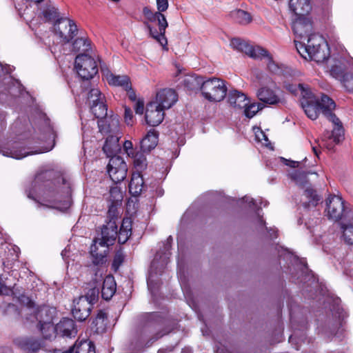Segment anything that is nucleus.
Returning a JSON list of instances; mask_svg holds the SVG:
<instances>
[{
    "instance_id": "f257e3e1",
    "label": "nucleus",
    "mask_w": 353,
    "mask_h": 353,
    "mask_svg": "<svg viewBox=\"0 0 353 353\" xmlns=\"http://www.w3.org/2000/svg\"><path fill=\"white\" fill-rule=\"evenodd\" d=\"M21 301L26 304V310L30 312H34V319L39 321L40 330L43 336L46 339H51L57 335L65 337H72L77 334V329L74 321L69 318H63L55 326L51 323L50 318L45 320L43 315L46 314L48 308L42 307L39 309H34V303L28 296H22Z\"/></svg>"
},
{
    "instance_id": "f03ea898",
    "label": "nucleus",
    "mask_w": 353,
    "mask_h": 353,
    "mask_svg": "<svg viewBox=\"0 0 353 353\" xmlns=\"http://www.w3.org/2000/svg\"><path fill=\"white\" fill-rule=\"evenodd\" d=\"M296 48L305 59L323 63L330 56V49L323 37L318 34H310L307 43L294 40Z\"/></svg>"
},
{
    "instance_id": "7ed1b4c3",
    "label": "nucleus",
    "mask_w": 353,
    "mask_h": 353,
    "mask_svg": "<svg viewBox=\"0 0 353 353\" xmlns=\"http://www.w3.org/2000/svg\"><path fill=\"white\" fill-rule=\"evenodd\" d=\"M316 104L323 114L334 125V128L332 132H325L323 137L322 141L324 142L323 145L330 150L333 148L332 142L337 144L340 143L344 137V131L340 120L332 113L336 105L334 101L328 96L322 94L321 99H315Z\"/></svg>"
},
{
    "instance_id": "20e7f679",
    "label": "nucleus",
    "mask_w": 353,
    "mask_h": 353,
    "mask_svg": "<svg viewBox=\"0 0 353 353\" xmlns=\"http://www.w3.org/2000/svg\"><path fill=\"white\" fill-rule=\"evenodd\" d=\"M101 238L95 239L90 246V254L94 264L102 263L108 252V246L112 245L117 236V226L110 221L101 229Z\"/></svg>"
},
{
    "instance_id": "39448f33",
    "label": "nucleus",
    "mask_w": 353,
    "mask_h": 353,
    "mask_svg": "<svg viewBox=\"0 0 353 353\" xmlns=\"http://www.w3.org/2000/svg\"><path fill=\"white\" fill-rule=\"evenodd\" d=\"M325 215L328 219L346 224L347 220H353V209L346 206L344 201L336 195L330 196L325 201Z\"/></svg>"
},
{
    "instance_id": "423d86ee",
    "label": "nucleus",
    "mask_w": 353,
    "mask_h": 353,
    "mask_svg": "<svg viewBox=\"0 0 353 353\" xmlns=\"http://www.w3.org/2000/svg\"><path fill=\"white\" fill-rule=\"evenodd\" d=\"M143 14L149 21L157 22L159 26V32H157L149 24H147L150 36L156 39L162 46H165L167 44V39L165 37V32L168 23L165 15L160 12H152L148 8L143 9Z\"/></svg>"
},
{
    "instance_id": "0eeeda50",
    "label": "nucleus",
    "mask_w": 353,
    "mask_h": 353,
    "mask_svg": "<svg viewBox=\"0 0 353 353\" xmlns=\"http://www.w3.org/2000/svg\"><path fill=\"white\" fill-rule=\"evenodd\" d=\"M227 93L225 82L219 78L205 80L201 94L210 102H220L224 99Z\"/></svg>"
},
{
    "instance_id": "6e6552de",
    "label": "nucleus",
    "mask_w": 353,
    "mask_h": 353,
    "mask_svg": "<svg viewBox=\"0 0 353 353\" xmlns=\"http://www.w3.org/2000/svg\"><path fill=\"white\" fill-rule=\"evenodd\" d=\"M310 173L311 172H310L305 173L296 171L294 174H292V178L296 181V183L300 185H303V188H305L301 196V202L303 206L306 209L316 207L321 199V197L316 193L314 190L312 188L310 185L303 184V182L306 183V181L304 180L302 181V178L305 179L306 174Z\"/></svg>"
},
{
    "instance_id": "1a4fd4ad",
    "label": "nucleus",
    "mask_w": 353,
    "mask_h": 353,
    "mask_svg": "<svg viewBox=\"0 0 353 353\" xmlns=\"http://www.w3.org/2000/svg\"><path fill=\"white\" fill-rule=\"evenodd\" d=\"M97 296L94 290L90 297L82 296L74 300L72 313L73 316L79 321H83L88 318L92 309V305Z\"/></svg>"
},
{
    "instance_id": "9d476101",
    "label": "nucleus",
    "mask_w": 353,
    "mask_h": 353,
    "mask_svg": "<svg viewBox=\"0 0 353 353\" xmlns=\"http://www.w3.org/2000/svg\"><path fill=\"white\" fill-rule=\"evenodd\" d=\"M75 68L78 74L84 79L92 78L98 72L96 61L91 57L85 54L77 56Z\"/></svg>"
},
{
    "instance_id": "9b49d317",
    "label": "nucleus",
    "mask_w": 353,
    "mask_h": 353,
    "mask_svg": "<svg viewBox=\"0 0 353 353\" xmlns=\"http://www.w3.org/2000/svg\"><path fill=\"white\" fill-rule=\"evenodd\" d=\"M107 168L110 179L115 183L123 181L127 176V165L123 158L119 156L111 157Z\"/></svg>"
},
{
    "instance_id": "f8f14e48",
    "label": "nucleus",
    "mask_w": 353,
    "mask_h": 353,
    "mask_svg": "<svg viewBox=\"0 0 353 353\" xmlns=\"http://www.w3.org/2000/svg\"><path fill=\"white\" fill-rule=\"evenodd\" d=\"M55 34L59 37L63 43H68L76 35L77 28L74 21L61 19L54 25Z\"/></svg>"
},
{
    "instance_id": "ddd939ff",
    "label": "nucleus",
    "mask_w": 353,
    "mask_h": 353,
    "mask_svg": "<svg viewBox=\"0 0 353 353\" xmlns=\"http://www.w3.org/2000/svg\"><path fill=\"white\" fill-rule=\"evenodd\" d=\"M230 46L234 50L244 52L245 54L254 59H259L260 54H265V50L261 47H253L247 41L239 39L233 38L230 41Z\"/></svg>"
},
{
    "instance_id": "4468645a",
    "label": "nucleus",
    "mask_w": 353,
    "mask_h": 353,
    "mask_svg": "<svg viewBox=\"0 0 353 353\" xmlns=\"http://www.w3.org/2000/svg\"><path fill=\"white\" fill-rule=\"evenodd\" d=\"M292 29L298 39L305 40V36L309 37L312 30L311 20L305 16H299L292 23Z\"/></svg>"
},
{
    "instance_id": "2eb2a0df",
    "label": "nucleus",
    "mask_w": 353,
    "mask_h": 353,
    "mask_svg": "<svg viewBox=\"0 0 353 353\" xmlns=\"http://www.w3.org/2000/svg\"><path fill=\"white\" fill-rule=\"evenodd\" d=\"M177 94L171 88H165L159 91L157 94L156 103L163 110L170 108L177 101Z\"/></svg>"
},
{
    "instance_id": "dca6fc26",
    "label": "nucleus",
    "mask_w": 353,
    "mask_h": 353,
    "mask_svg": "<svg viewBox=\"0 0 353 353\" xmlns=\"http://www.w3.org/2000/svg\"><path fill=\"white\" fill-rule=\"evenodd\" d=\"M164 110L156 103L148 104L145 112V120L148 125L157 126L159 125L164 118Z\"/></svg>"
},
{
    "instance_id": "f3484780",
    "label": "nucleus",
    "mask_w": 353,
    "mask_h": 353,
    "mask_svg": "<svg viewBox=\"0 0 353 353\" xmlns=\"http://www.w3.org/2000/svg\"><path fill=\"white\" fill-rule=\"evenodd\" d=\"M102 74L109 85L120 86L125 90L131 89L130 78L127 75H116L108 70H102Z\"/></svg>"
},
{
    "instance_id": "a211bd4d",
    "label": "nucleus",
    "mask_w": 353,
    "mask_h": 353,
    "mask_svg": "<svg viewBox=\"0 0 353 353\" xmlns=\"http://www.w3.org/2000/svg\"><path fill=\"white\" fill-rule=\"evenodd\" d=\"M99 131L104 134H117L119 128V120L117 115L105 117L98 121Z\"/></svg>"
},
{
    "instance_id": "6ab92c4d",
    "label": "nucleus",
    "mask_w": 353,
    "mask_h": 353,
    "mask_svg": "<svg viewBox=\"0 0 353 353\" xmlns=\"http://www.w3.org/2000/svg\"><path fill=\"white\" fill-rule=\"evenodd\" d=\"M246 95L236 90H230L228 94V102L236 110H243L248 104Z\"/></svg>"
},
{
    "instance_id": "aec40b11",
    "label": "nucleus",
    "mask_w": 353,
    "mask_h": 353,
    "mask_svg": "<svg viewBox=\"0 0 353 353\" xmlns=\"http://www.w3.org/2000/svg\"><path fill=\"white\" fill-rule=\"evenodd\" d=\"M257 97L263 103L275 105L281 102L276 90L270 87L262 86L257 92Z\"/></svg>"
},
{
    "instance_id": "412c9836",
    "label": "nucleus",
    "mask_w": 353,
    "mask_h": 353,
    "mask_svg": "<svg viewBox=\"0 0 353 353\" xmlns=\"http://www.w3.org/2000/svg\"><path fill=\"white\" fill-rule=\"evenodd\" d=\"M159 134L154 130H150L141 141V149L143 152H150L158 144Z\"/></svg>"
},
{
    "instance_id": "4be33fe9",
    "label": "nucleus",
    "mask_w": 353,
    "mask_h": 353,
    "mask_svg": "<svg viewBox=\"0 0 353 353\" xmlns=\"http://www.w3.org/2000/svg\"><path fill=\"white\" fill-rule=\"evenodd\" d=\"M289 6L297 16H305L312 9L309 0H290Z\"/></svg>"
},
{
    "instance_id": "5701e85b",
    "label": "nucleus",
    "mask_w": 353,
    "mask_h": 353,
    "mask_svg": "<svg viewBox=\"0 0 353 353\" xmlns=\"http://www.w3.org/2000/svg\"><path fill=\"white\" fill-rule=\"evenodd\" d=\"M119 140V137L117 134H110L106 138L103 150L108 157L114 156V154L120 150Z\"/></svg>"
},
{
    "instance_id": "b1692460",
    "label": "nucleus",
    "mask_w": 353,
    "mask_h": 353,
    "mask_svg": "<svg viewBox=\"0 0 353 353\" xmlns=\"http://www.w3.org/2000/svg\"><path fill=\"white\" fill-rule=\"evenodd\" d=\"M16 343L22 350L28 352L34 353L41 348L39 341L32 338H20L16 340Z\"/></svg>"
},
{
    "instance_id": "393cba45",
    "label": "nucleus",
    "mask_w": 353,
    "mask_h": 353,
    "mask_svg": "<svg viewBox=\"0 0 353 353\" xmlns=\"http://www.w3.org/2000/svg\"><path fill=\"white\" fill-rule=\"evenodd\" d=\"M117 289L116 282L112 276H107L103 281L101 289L102 297L105 300L110 299L114 294Z\"/></svg>"
},
{
    "instance_id": "a878e982",
    "label": "nucleus",
    "mask_w": 353,
    "mask_h": 353,
    "mask_svg": "<svg viewBox=\"0 0 353 353\" xmlns=\"http://www.w3.org/2000/svg\"><path fill=\"white\" fill-rule=\"evenodd\" d=\"M132 223L131 219L125 218L122 221V224L119 233L117 232L118 241L121 244L125 243L132 234Z\"/></svg>"
},
{
    "instance_id": "bb28decb",
    "label": "nucleus",
    "mask_w": 353,
    "mask_h": 353,
    "mask_svg": "<svg viewBox=\"0 0 353 353\" xmlns=\"http://www.w3.org/2000/svg\"><path fill=\"white\" fill-rule=\"evenodd\" d=\"M143 185V179L140 173H134L129 184L130 192L133 196H138L141 193Z\"/></svg>"
},
{
    "instance_id": "cd10ccee",
    "label": "nucleus",
    "mask_w": 353,
    "mask_h": 353,
    "mask_svg": "<svg viewBox=\"0 0 353 353\" xmlns=\"http://www.w3.org/2000/svg\"><path fill=\"white\" fill-rule=\"evenodd\" d=\"M205 80L201 77L190 74L185 77L183 83L185 88L192 91L201 90L202 91L203 84Z\"/></svg>"
},
{
    "instance_id": "c85d7f7f",
    "label": "nucleus",
    "mask_w": 353,
    "mask_h": 353,
    "mask_svg": "<svg viewBox=\"0 0 353 353\" xmlns=\"http://www.w3.org/2000/svg\"><path fill=\"white\" fill-rule=\"evenodd\" d=\"M305 101L302 102L303 108L306 114V115L311 119L312 120H315L318 117V112L320 110L318 105L316 101L311 99V95H310V98H305Z\"/></svg>"
},
{
    "instance_id": "c756f323",
    "label": "nucleus",
    "mask_w": 353,
    "mask_h": 353,
    "mask_svg": "<svg viewBox=\"0 0 353 353\" xmlns=\"http://www.w3.org/2000/svg\"><path fill=\"white\" fill-rule=\"evenodd\" d=\"M70 349L72 350V353H95L93 343L85 340L77 341Z\"/></svg>"
},
{
    "instance_id": "7c9ffc66",
    "label": "nucleus",
    "mask_w": 353,
    "mask_h": 353,
    "mask_svg": "<svg viewBox=\"0 0 353 353\" xmlns=\"http://www.w3.org/2000/svg\"><path fill=\"white\" fill-rule=\"evenodd\" d=\"M285 88L294 94L300 93L303 98H310L312 92L309 90L308 87L304 86L303 84L299 83L298 85L285 83Z\"/></svg>"
},
{
    "instance_id": "2f4dec72",
    "label": "nucleus",
    "mask_w": 353,
    "mask_h": 353,
    "mask_svg": "<svg viewBox=\"0 0 353 353\" xmlns=\"http://www.w3.org/2000/svg\"><path fill=\"white\" fill-rule=\"evenodd\" d=\"M105 101H100L95 103L91 104L90 109L93 114L99 119H103L108 114L107 105L104 103Z\"/></svg>"
},
{
    "instance_id": "473e14b6",
    "label": "nucleus",
    "mask_w": 353,
    "mask_h": 353,
    "mask_svg": "<svg viewBox=\"0 0 353 353\" xmlns=\"http://www.w3.org/2000/svg\"><path fill=\"white\" fill-rule=\"evenodd\" d=\"M346 224H341L343 239L349 245H353V220H347Z\"/></svg>"
},
{
    "instance_id": "72a5a7b5",
    "label": "nucleus",
    "mask_w": 353,
    "mask_h": 353,
    "mask_svg": "<svg viewBox=\"0 0 353 353\" xmlns=\"http://www.w3.org/2000/svg\"><path fill=\"white\" fill-rule=\"evenodd\" d=\"M43 19L47 21H58L59 18V13L57 8L52 4H47L42 10L41 12Z\"/></svg>"
},
{
    "instance_id": "f704fd0d",
    "label": "nucleus",
    "mask_w": 353,
    "mask_h": 353,
    "mask_svg": "<svg viewBox=\"0 0 353 353\" xmlns=\"http://www.w3.org/2000/svg\"><path fill=\"white\" fill-rule=\"evenodd\" d=\"M330 72L333 77L339 79L340 81L343 79L345 73L347 72H345V67L340 61H335L334 64L330 66Z\"/></svg>"
},
{
    "instance_id": "c9c22d12",
    "label": "nucleus",
    "mask_w": 353,
    "mask_h": 353,
    "mask_svg": "<svg viewBox=\"0 0 353 353\" xmlns=\"http://www.w3.org/2000/svg\"><path fill=\"white\" fill-rule=\"evenodd\" d=\"M232 17L234 19L241 24H248L251 20L250 14L242 10H237L232 12Z\"/></svg>"
},
{
    "instance_id": "e433bc0d",
    "label": "nucleus",
    "mask_w": 353,
    "mask_h": 353,
    "mask_svg": "<svg viewBox=\"0 0 353 353\" xmlns=\"http://www.w3.org/2000/svg\"><path fill=\"white\" fill-rule=\"evenodd\" d=\"M0 154H2L3 156L12 157L16 159H21L28 154V152H23L22 150L10 148L0 149Z\"/></svg>"
},
{
    "instance_id": "4c0bfd02",
    "label": "nucleus",
    "mask_w": 353,
    "mask_h": 353,
    "mask_svg": "<svg viewBox=\"0 0 353 353\" xmlns=\"http://www.w3.org/2000/svg\"><path fill=\"white\" fill-rule=\"evenodd\" d=\"M265 52V54H260L259 59H265L268 70L272 73L279 74L281 71V68L273 61L272 56L266 50Z\"/></svg>"
},
{
    "instance_id": "58836bf2",
    "label": "nucleus",
    "mask_w": 353,
    "mask_h": 353,
    "mask_svg": "<svg viewBox=\"0 0 353 353\" xmlns=\"http://www.w3.org/2000/svg\"><path fill=\"white\" fill-rule=\"evenodd\" d=\"M74 50L86 52L90 49V43L85 37H79L74 40L73 44Z\"/></svg>"
},
{
    "instance_id": "ea45409f",
    "label": "nucleus",
    "mask_w": 353,
    "mask_h": 353,
    "mask_svg": "<svg viewBox=\"0 0 353 353\" xmlns=\"http://www.w3.org/2000/svg\"><path fill=\"white\" fill-rule=\"evenodd\" d=\"M263 108V105L261 103H250L248 100V104L243 108V112L248 118H252L260 110Z\"/></svg>"
},
{
    "instance_id": "a19ab883",
    "label": "nucleus",
    "mask_w": 353,
    "mask_h": 353,
    "mask_svg": "<svg viewBox=\"0 0 353 353\" xmlns=\"http://www.w3.org/2000/svg\"><path fill=\"white\" fill-rule=\"evenodd\" d=\"M88 99L89 101V105L91 106V104L95 103L100 101H105V97L97 88H93L90 90L88 93Z\"/></svg>"
},
{
    "instance_id": "79ce46f5",
    "label": "nucleus",
    "mask_w": 353,
    "mask_h": 353,
    "mask_svg": "<svg viewBox=\"0 0 353 353\" xmlns=\"http://www.w3.org/2000/svg\"><path fill=\"white\" fill-rule=\"evenodd\" d=\"M133 159L134 166L139 170L145 168L147 165V161L145 155L143 153H134Z\"/></svg>"
},
{
    "instance_id": "37998d69",
    "label": "nucleus",
    "mask_w": 353,
    "mask_h": 353,
    "mask_svg": "<svg viewBox=\"0 0 353 353\" xmlns=\"http://www.w3.org/2000/svg\"><path fill=\"white\" fill-rule=\"evenodd\" d=\"M107 319V314L103 310H99L97 314L95 319L93 321V323L95 324L97 327V330L99 329H103L105 326L104 321Z\"/></svg>"
},
{
    "instance_id": "c03bdc74",
    "label": "nucleus",
    "mask_w": 353,
    "mask_h": 353,
    "mask_svg": "<svg viewBox=\"0 0 353 353\" xmlns=\"http://www.w3.org/2000/svg\"><path fill=\"white\" fill-rule=\"evenodd\" d=\"M345 89L350 92H353V73H345L343 79L341 81Z\"/></svg>"
},
{
    "instance_id": "a18cd8bd",
    "label": "nucleus",
    "mask_w": 353,
    "mask_h": 353,
    "mask_svg": "<svg viewBox=\"0 0 353 353\" xmlns=\"http://www.w3.org/2000/svg\"><path fill=\"white\" fill-rule=\"evenodd\" d=\"M256 77L258 79L259 82L261 85H263L265 84L272 85H274V83H273L272 80L271 79V78H270L268 75H266L265 74H264L261 72H257Z\"/></svg>"
},
{
    "instance_id": "49530a36",
    "label": "nucleus",
    "mask_w": 353,
    "mask_h": 353,
    "mask_svg": "<svg viewBox=\"0 0 353 353\" xmlns=\"http://www.w3.org/2000/svg\"><path fill=\"white\" fill-rule=\"evenodd\" d=\"M254 130L256 140L262 144L267 145L268 139L265 134L259 128H254Z\"/></svg>"
},
{
    "instance_id": "de8ad7c7",
    "label": "nucleus",
    "mask_w": 353,
    "mask_h": 353,
    "mask_svg": "<svg viewBox=\"0 0 353 353\" xmlns=\"http://www.w3.org/2000/svg\"><path fill=\"white\" fill-rule=\"evenodd\" d=\"M124 119L125 122L128 125H132L134 123V119H133V114L132 111L130 108L125 107V112H124Z\"/></svg>"
},
{
    "instance_id": "09e8293b",
    "label": "nucleus",
    "mask_w": 353,
    "mask_h": 353,
    "mask_svg": "<svg viewBox=\"0 0 353 353\" xmlns=\"http://www.w3.org/2000/svg\"><path fill=\"white\" fill-rule=\"evenodd\" d=\"M123 149L128 157H134L135 152L133 148V144L130 141H125L124 142Z\"/></svg>"
},
{
    "instance_id": "8fccbe9b",
    "label": "nucleus",
    "mask_w": 353,
    "mask_h": 353,
    "mask_svg": "<svg viewBox=\"0 0 353 353\" xmlns=\"http://www.w3.org/2000/svg\"><path fill=\"white\" fill-rule=\"evenodd\" d=\"M156 2L158 10L157 12H163L167 10L168 8V0H156Z\"/></svg>"
},
{
    "instance_id": "3c124183",
    "label": "nucleus",
    "mask_w": 353,
    "mask_h": 353,
    "mask_svg": "<svg viewBox=\"0 0 353 353\" xmlns=\"http://www.w3.org/2000/svg\"><path fill=\"white\" fill-rule=\"evenodd\" d=\"M123 262V256L121 254H116L112 263V266L115 270H117L119 265Z\"/></svg>"
},
{
    "instance_id": "603ef678",
    "label": "nucleus",
    "mask_w": 353,
    "mask_h": 353,
    "mask_svg": "<svg viewBox=\"0 0 353 353\" xmlns=\"http://www.w3.org/2000/svg\"><path fill=\"white\" fill-rule=\"evenodd\" d=\"M134 110L137 114H142L144 110L143 102L141 101H137L134 105Z\"/></svg>"
},
{
    "instance_id": "864d4df0",
    "label": "nucleus",
    "mask_w": 353,
    "mask_h": 353,
    "mask_svg": "<svg viewBox=\"0 0 353 353\" xmlns=\"http://www.w3.org/2000/svg\"><path fill=\"white\" fill-rule=\"evenodd\" d=\"M12 293V289L0 281V294L8 295Z\"/></svg>"
},
{
    "instance_id": "5fc2aeb1",
    "label": "nucleus",
    "mask_w": 353,
    "mask_h": 353,
    "mask_svg": "<svg viewBox=\"0 0 353 353\" xmlns=\"http://www.w3.org/2000/svg\"><path fill=\"white\" fill-rule=\"evenodd\" d=\"M12 293V289L0 281V294L8 295Z\"/></svg>"
},
{
    "instance_id": "6e6d98bb",
    "label": "nucleus",
    "mask_w": 353,
    "mask_h": 353,
    "mask_svg": "<svg viewBox=\"0 0 353 353\" xmlns=\"http://www.w3.org/2000/svg\"><path fill=\"white\" fill-rule=\"evenodd\" d=\"M299 161H290L289 163H288L287 165H290V167L292 168H297L299 167Z\"/></svg>"
},
{
    "instance_id": "4d7b16f0",
    "label": "nucleus",
    "mask_w": 353,
    "mask_h": 353,
    "mask_svg": "<svg viewBox=\"0 0 353 353\" xmlns=\"http://www.w3.org/2000/svg\"><path fill=\"white\" fill-rule=\"evenodd\" d=\"M54 353H72V350L70 349V348L65 351H61V350H55Z\"/></svg>"
},
{
    "instance_id": "13d9d810",
    "label": "nucleus",
    "mask_w": 353,
    "mask_h": 353,
    "mask_svg": "<svg viewBox=\"0 0 353 353\" xmlns=\"http://www.w3.org/2000/svg\"><path fill=\"white\" fill-rule=\"evenodd\" d=\"M44 199L46 201H55L56 199H52L51 198H50L49 195H48V193H45L44 194Z\"/></svg>"
},
{
    "instance_id": "bf43d9fd",
    "label": "nucleus",
    "mask_w": 353,
    "mask_h": 353,
    "mask_svg": "<svg viewBox=\"0 0 353 353\" xmlns=\"http://www.w3.org/2000/svg\"><path fill=\"white\" fill-rule=\"evenodd\" d=\"M243 200H244L245 202H248L250 205L251 203H254V202H253V199H251V198H249V197H248V196L244 197V198H243Z\"/></svg>"
},
{
    "instance_id": "052dcab7",
    "label": "nucleus",
    "mask_w": 353,
    "mask_h": 353,
    "mask_svg": "<svg viewBox=\"0 0 353 353\" xmlns=\"http://www.w3.org/2000/svg\"><path fill=\"white\" fill-rule=\"evenodd\" d=\"M312 150H313L314 153L315 154V155H316V156L319 155V151H318L316 147L312 146Z\"/></svg>"
},
{
    "instance_id": "680f3d73",
    "label": "nucleus",
    "mask_w": 353,
    "mask_h": 353,
    "mask_svg": "<svg viewBox=\"0 0 353 353\" xmlns=\"http://www.w3.org/2000/svg\"><path fill=\"white\" fill-rule=\"evenodd\" d=\"M129 97L131 100H135V94L134 93H130L129 95Z\"/></svg>"
},
{
    "instance_id": "e2e57ef3",
    "label": "nucleus",
    "mask_w": 353,
    "mask_h": 353,
    "mask_svg": "<svg viewBox=\"0 0 353 353\" xmlns=\"http://www.w3.org/2000/svg\"><path fill=\"white\" fill-rule=\"evenodd\" d=\"M294 340H295V337L294 336H290V338H289L290 343H293Z\"/></svg>"
},
{
    "instance_id": "0e129e2a",
    "label": "nucleus",
    "mask_w": 353,
    "mask_h": 353,
    "mask_svg": "<svg viewBox=\"0 0 353 353\" xmlns=\"http://www.w3.org/2000/svg\"><path fill=\"white\" fill-rule=\"evenodd\" d=\"M100 250H101V247H100V245L98 244V249L97 250V252H100Z\"/></svg>"
},
{
    "instance_id": "69168bd1",
    "label": "nucleus",
    "mask_w": 353,
    "mask_h": 353,
    "mask_svg": "<svg viewBox=\"0 0 353 353\" xmlns=\"http://www.w3.org/2000/svg\"><path fill=\"white\" fill-rule=\"evenodd\" d=\"M45 331L46 333H50V330L46 329Z\"/></svg>"
},
{
    "instance_id": "338daca9",
    "label": "nucleus",
    "mask_w": 353,
    "mask_h": 353,
    "mask_svg": "<svg viewBox=\"0 0 353 353\" xmlns=\"http://www.w3.org/2000/svg\"><path fill=\"white\" fill-rule=\"evenodd\" d=\"M260 223H261V224H263V220H260Z\"/></svg>"
}]
</instances>
